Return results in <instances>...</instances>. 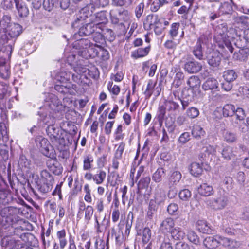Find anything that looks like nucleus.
<instances>
[{"mask_svg": "<svg viewBox=\"0 0 249 249\" xmlns=\"http://www.w3.org/2000/svg\"><path fill=\"white\" fill-rule=\"evenodd\" d=\"M46 132L52 143L60 151L66 150L69 144H71L68 136L63 132L58 126L49 124L46 128Z\"/></svg>", "mask_w": 249, "mask_h": 249, "instance_id": "f257e3e1", "label": "nucleus"}, {"mask_svg": "<svg viewBox=\"0 0 249 249\" xmlns=\"http://www.w3.org/2000/svg\"><path fill=\"white\" fill-rule=\"evenodd\" d=\"M22 27L18 23H13L9 26L5 31L1 35L0 43L5 45L11 52L15 41L17 38L22 33Z\"/></svg>", "mask_w": 249, "mask_h": 249, "instance_id": "f03ea898", "label": "nucleus"}, {"mask_svg": "<svg viewBox=\"0 0 249 249\" xmlns=\"http://www.w3.org/2000/svg\"><path fill=\"white\" fill-rule=\"evenodd\" d=\"M23 242L15 237L7 236L1 240V245L4 249H31Z\"/></svg>", "mask_w": 249, "mask_h": 249, "instance_id": "7ed1b4c3", "label": "nucleus"}, {"mask_svg": "<svg viewBox=\"0 0 249 249\" xmlns=\"http://www.w3.org/2000/svg\"><path fill=\"white\" fill-rule=\"evenodd\" d=\"M202 89L207 92L209 97L211 99L219 95L217 93L219 91V83L214 78H208L203 84Z\"/></svg>", "mask_w": 249, "mask_h": 249, "instance_id": "20e7f679", "label": "nucleus"}, {"mask_svg": "<svg viewBox=\"0 0 249 249\" xmlns=\"http://www.w3.org/2000/svg\"><path fill=\"white\" fill-rule=\"evenodd\" d=\"M36 145L40 148L43 155L49 158L54 157L55 151L47 139L39 137L36 139Z\"/></svg>", "mask_w": 249, "mask_h": 249, "instance_id": "39448f33", "label": "nucleus"}, {"mask_svg": "<svg viewBox=\"0 0 249 249\" xmlns=\"http://www.w3.org/2000/svg\"><path fill=\"white\" fill-rule=\"evenodd\" d=\"M92 45V42L87 38H82L77 40L73 43V47L78 50V54L84 58L88 57L87 51Z\"/></svg>", "mask_w": 249, "mask_h": 249, "instance_id": "423d86ee", "label": "nucleus"}, {"mask_svg": "<svg viewBox=\"0 0 249 249\" xmlns=\"http://www.w3.org/2000/svg\"><path fill=\"white\" fill-rule=\"evenodd\" d=\"M110 16L112 23L117 24L120 20L127 21L129 18V14L125 9H112L110 10Z\"/></svg>", "mask_w": 249, "mask_h": 249, "instance_id": "0eeeda50", "label": "nucleus"}, {"mask_svg": "<svg viewBox=\"0 0 249 249\" xmlns=\"http://www.w3.org/2000/svg\"><path fill=\"white\" fill-rule=\"evenodd\" d=\"M228 202L227 198L223 195L214 198L212 200H207L206 203L213 209L221 210L225 208Z\"/></svg>", "mask_w": 249, "mask_h": 249, "instance_id": "6e6552de", "label": "nucleus"}, {"mask_svg": "<svg viewBox=\"0 0 249 249\" xmlns=\"http://www.w3.org/2000/svg\"><path fill=\"white\" fill-rule=\"evenodd\" d=\"M11 225L13 234H11L10 237H15L16 239L21 240L25 242L28 240L29 236L31 235L30 233L26 232L25 229L21 226L16 227L15 225Z\"/></svg>", "mask_w": 249, "mask_h": 249, "instance_id": "1a4fd4ad", "label": "nucleus"}, {"mask_svg": "<svg viewBox=\"0 0 249 249\" xmlns=\"http://www.w3.org/2000/svg\"><path fill=\"white\" fill-rule=\"evenodd\" d=\"M209 65L214 69H218L221 64L222 54L218 51H213L207 56Z\"/></svg>", "mask_w": 249, "mask_h": 249, "instance_id": "9d476101", "label": "nucleus"}, {"mask_svg": "<svg viewBox=\"0 0 249 249\" xmlns=\"http://www.w3.org/2000/svg\"><path fill=\"white\" fill-rule=\"evenodd\" d=\"M101 24H95L94 22L87 23L81 27L78 31L80 36H89L93 34Z\"/></svg>", "mask_w": 249, "mask_h": 249, "instance_id": "9b49d317", "label": "nucleus"}, {"mask_svg": "<svg viewBox=\"0 0 249 249\" xmlns=\"http://www.w3.org/2000/svg\"><path fill=\"white\" fill-rule=\"evenodd\" d=\"M206 38V37L205 36H201L198 39L193 51V53L194 56L199 60H202L203 59L202 45L204 44Z\"/></svg>", "mask_w": 249, "mask_h": 249, "instance_id": "f8f14e48", "label": "nucleus"}, {"mask_svg": "<svg viewBox=\"0 0 249 249\" xmlns=\"http://www.w3.org/2000/svg\"><path fill=\"white\" fill-rule=\"evenodd\" d=\"M186 71L189 73H196L202 69V64L196 60L192 59L187 61L184 66Z\"/></svg>", "mask_w": 249, "mask_h": 249, "instance_id": "ddd939ff", "label": "nucleus"}, {"mask_svg": "<svg viewBox=\"0 0 249 249\" xmlns=\"http://www.w3.org/2000/svg\"><path fill=\"white\" fill-rule=\"evenodd\" d=\"M174 221L171 217L166 218L160 224V230L164 233H171L174 230Z\"/></svg>", "mask_w": 249, "mask_h": 249, "instance_id": "4468645a", "label": "nucleus"}, {"mask_svg": "<svg viewBox=\"0 0 249 249\" xmlns=\"http://www.w3.org/2000/svg\"><path fill=\"white\" fill-rule=\"evenodd\" d=\"M19 213V210L13 207H9V212L8 218H6V222L9 223L10 225H15L22 222L21 220H19V217L17 215Z\"/></svg>", "mask_w": 249, "mask_h": 249, "instance_id": "2eb2a0df", "label": "nucleus"}, {"mask_svg": "<svg viewBox=\"0 0 249 249\" xmlns=\"http://www.w3.org/2000/svg\"><path fill=\"white\" fill-rule=\"evenodd\" d=\"M200 80L197 76H191L187 81V85L196 95L200 92Z\"/></svg>", "mask_w": 249, "mask_h": 249, "instance_id": "dca6fc26", "label": "nucleus"}, {"mask_svg": "<svg viewBox=\"0 0 249 249\" xmlns=\"http://www.w3.org/2000/svg\"><path fill=\"white\" fill-rule=\"evenodd\" d=\"M220 238L218 236H208L203 241L204 245L208 249H215L220 245Z\"/></svg>", "mask_w": 249, "mask_h": 249, "instance_id": "f3484780", "label": "nucleus"}, {"mask_svg": "<svg viewBox=\"0 0 249 249\" xmlns=\"http://www.w3.org/2000/svg\"><path fill=\"white\" fill-rule=\"evenodd\" d=\"M159 23H160V19L158 16L155 14L147 15L143 22L144 27H147L148 29H152Z\"/></svg>", "mask_w": 249, "mask_h": 249, "instance_id": "a211bd4d", "label": "nucleus"}, {"mask_svg": "<svg viewBox=\"0 0 249 249\" xmlns=\"http://www.w3.org/2000/svg\"><path fill=\"white\" fill-rule=\"evenodd\" d=\"M154 199L157 204H163L167 199L165 190L162 188H157L155 190Z\"/></svg>", "mask_w": 249, "mask_h": 249, "instance_id": "6ab92c4d", "label": "nucleus"}, {"mask_svg": "<svg viewBox=\"0 0 249 249\" xmlns=\"http://www.w3.org/2000/svg\"><path fill=\"white\" fill-rule=\"evenodd\" d=\"M222 48V53L224 56L228 58L232 53L234 48L229 40H224L223 43L219 45Z\"/></svg>", "mask_w": 249, "mask_h": 249, "instance_id": "aec40b11", "label": "nucleus"}, {"mask_svg": "<svg viewBox=\"0 0 249 249\" xmlns=\"http://www.w3.org/2000/svg\"><path fill=\"white\" fill-rule=\"evenodd\" d=\"M249 56V48H241L238 52H235L233 55V58L240 61H246Z\"/></svg>", "mask_w": 249, "mask_h": 249, "instance_id": "412c9836", "label": "nucleus"}, {"mask_svg": "<svg viewBox=\"0 0 249 249\" xmlns=\"http://www.w3.org/2000/svg\"><path fill=\"white\" fill-rule=\"evenodd\" d=\"M199 194L203 196H208L213 194L214 191L212 186L207 183H203L198 188Z\"/></svg>", "mask_w": 249, "mask_h": 249, "instance_id": "4be33fe9", "label": "nucleus"}, {"mask_svg": "<svg viewBox=\"0 0 249 249\" xmlns=\"http://www.w3.org/2000/svg\"><path fill=\"white\" fill-rule=\"evenodd\" d=\"M182 178L181 173L178 171L173 172L168 179V185L176 186Z\"/></svg>", "mask_w": 249, "mask_h": 249, "instance_id": "5701e85b", "label": "nucleus"}, {"mask_svg": "<svg viewBox=\"0 0 249 249\" xmlns=\"http://www.w3.org/2000/svg\"><path fill=\"white\" fill-rule=\"evenodd\" d=\"M16 9L20 17H26L29 14V10L27 6L23 2L18 0L16 2Z\"/></svg>", "mask_w": 249, "mask_h": 249, "instance_id": "b1692460", "label": "nucleus"}, {"mask_svg": "<svg viewBox=\"0 0 249 249\" xmlns=\"http://www.w3.org/2000/svg\"><path fill=\"white\" fill-rule=\"evenodd\" d=\"M220 245L231 249L236 248L240 246L239 242L226 237L220 238Z\"/></svg>", "mask_w": 249, "mask_h": 249, "instance_id": "393cba45", "label": "nucleus"}, {"mask_svg": "<svg viewBox=\"0 0 249 249\" xmlns=\"http://www.w3.org/2000/svg\"><path fill=\"white\" fill-rule=\"evenodd\" d=\"M107 18L106 12L102 11L97 12L95 14V19L94 23L95 24H101L102 27H105V23L107 22Z\"/></svg>", "mask_w": 249, "mask_h": 249, "instance_id": "a878e982", "label": "nucleus"}, {"mask_svg": "<svg viewBox=\"0 0 249 249\" xmlns=\"http://www.w3.org/2000/svg\"><path fill=\"white\" fill-rule=\"evenodd\" d=\"M224 140L227 143H231L236 142L238 136L236 133L229 130H225L223 132Z\"/></svg>", "mask_w": 249, "mask_h": 249, "instance_id": "bb28decb", "label": "nucleus"}, {"mask_svg": "<svg viewBox=\"0 0 249 249\" xmlns=\"http://www.w3.org/2000/svg\"><path fill=\"white\" fill-rule=\"evenodd\" d=\"M222 157L226 160H230L235 157L233 148L230 146H226L223 148L221 151Z\"/></svg>", "mask_w": 249, "mask_h": 249, "instance_id": "cd10ccee", "label": "nucleus"}, {"mask_svg": "<svg viewBox=\"0 0 249 249\" xmlns=\"http://www.w3.org/2000/svg\"><path fill=\"white\" fill-rule=\"evenodd\" d=\"M12 23H13L11 22V17L8 15H4L2 19H0V34H3Z\"/></svg>", "mask_w": 249, "mask_h": 249, "instance_id": "c85d7f7f", "label": "nucleus"}, {"mask_svg": "<svg viewBox=\"0 0 249 249\" xmlns=\"http://www.w3.org/2000/svg\"><path fill=\"white\" fill-rule=\"evenodd\" d=\"M196 227L197 230L203 233L210 234L212 230L206 221L198 220L196 223Z\"/></svg>", "mask_w": 249, "mask_h": 249, "instance_id": "c756f323", "label": "nucleus"}, {"mask_svg": "<svg viewBox=\"0 0 249 249\" xmlns=\"http://www.w3.org/2000/svg\"><path fill=\"white\" fill-rule=\"evenodd\" d=\"M72 74L70 72H60L56 74L55 76V79L60 83L63 84H67L70 83L68 82L70 80L71 76Z\"/></svg>", "mask_w": 249, "mask_h": 249, "instance_id": "7c9ffc66", "label": "nucleus"}, {"mask_svg": "<svg viewBox=\"0 0 249 249\" xmlns=\"http://www.w3.org/2000/svg\"><path fill=\"white\" fill-rule=\"evenodd\" d=\"M12 200L11 194L6 190H0V204L5 205Z\"/></svg>", "mask_w": 249, "mask_h": 249, "instance_id": "2f4dec72", "label": "nucleus"}, {"mask_svg": "<svg viewBox=\"0 0 249 249\" xmlns=\"http://www.w3.org/2000/svg\"><path fill=\"white\" fill-rule=\"evenodd\" d=\"M98 29L99 30L95 31L93 34V40L96 43L103 44L105 42L104 36L102 34L104 28H102L101 25Z\"/></svg>", "mask_w": 249, "mask_h": 249, "instance_id": "473e14b6", "label": "nucleus"}, {"mask_svg": "<svg viewBox=\"0 0 249 249\" xmlns=\"http://www.w3.org/2000/svg\"><path fill=\"white\" fill-rule=\"evenodd\" d=\"M184 79V74L181 71H178L176 73L172 83V88H178L181 86Z\"/></svg>", "mask_w": 249, "mask_h": 249, "instance_id": "72a5a7b5", "label": "nucleus"}, {"mask_svg": "<svg viewBox=\"0 0 249 249\" xmlns=\"http://www.w3.org/2000/svg\"><path fill=\"white\" fill-rule=\"evenodd\" d=\"M190 172L194 176L197 177L202 174L203 169L199 163L194 162L190 165Z\"/></svg>", "mask_w": 249, "mask_h": 249, "instance_id": "f704fd0d", "label": "nucleus"}, {"mask_svg": "<svg viewBox=\"0 0 249 249\" xmlns=\"http://www.w3.org/2000/svg\"><path fill=\"white\" fill-rule=\"evenodd\" d=\"M150 49V46H148L144 48H140L134 52L132 56L136 58H141L145 56L148 54Z\"/></svg>", "mask_w": 249, "mask_h": 249, "instance_id": "c9c22d12", "label": "nucleus"}, {"mask_svg": "<svg viewBox=\"0 0 249 249\" xmlns=\"http://www.w3.org/2000/svg\"><path fill=\"white\" fill-rule=\"evenodd\" d=\"M205 134L204 130L200 125H196L193 126L192 130V135L195 138L200 139L204 136Z\"/></svg>", "mask_w": 249, "mask_h": 249, "instance_id": "e433bc0d", "label": "nucleus"}, {"mask_svg": "<svg viewBox=\"0 0 249 249\" xmlns=\"http://www.w3.org/2000/svg\"><path fill=\"white\" fill-rule=\"evenodd\" d=\"M235 108L234 105L226 104L223 107V114L224 117H231L235 114Z\"/></svg>", "mask_w": 249, "mask_h": 249, "instance_id": "4c0bfd02", "label": "nucleus"}, {"mask_svg": "<svg viewBox=\"0 0 249 249\" xmlns=\"http://www.w3.org/2000/svg\"><path fill=\"white\" fill-rule=\"evenodd\" d=\"M223 77L225 80L232 82L237 77V74L233 70H228L223 73Z\"/></svg>", "mask_w": 249, "mask_h": 249, "instance_id": "58836bf2", "label": "nucleus"}, {"mask_svg": "<svg viewBox=\"0 0 249 249\" xmlns=\"http://www.w3.org/2000/svg\"><path fill=\"white\" fill-rule=\"evenodd\" d=\"M106 177V173L102 170H99L93 175V180L97 184H102Z\"/></svg>", "mask_w": 249, "mask_h": 249, "instance_id": "ea45409f", "label": "nucleus"}, {"mask_svg": "<svg viewBox=\"0 0 249 249\" xmlns=\"http://www.w3.org/2000/svg\"><path fill=\"white\" fill-rule=\"evenodd\" d=\"M52 184L44 181H40V183L37 184V189L43 194L50 192L52 190Z\"/></svg>", "mask_w": 249, "mask_h": 249, "instance_id": "a19ab883", "label": "nucleus"}, {"mask_svg": "<svg viewBox=\"0 0 249 249\" xmlns=\"http://www.w3.org/2000/svg\"><path fill=\"white\" fill-rule=\"evenodd\" d=\"M55 89L62 94H67L71 92V83L66 84H56L54 86Z\"/></svg>", "mask_w": 249, "mask_h": 249, "instance_id": "79ce46f5", "label": "nucleus"}, {"mask_svg": "<svg viewBox=\"0 0 249 249\" xmlns=\"http://www.w3.org/2000/svg\"><path fill=\"white\" fill-rule=\"evenodd\" d=\"M150 181V178L148 176L141 178L137 185L138 190L137 193L138 194L140 193V190L141 189L147 188L149 186Z\"/></svg>", "mask_w": 249, "mask_h": 249, "instance_id": "37998d69", "label": "nucleus"}, {"mask_svg": "<svg viewBox=\"0 0 249 249\" xmlns=\"http://www.w3.org/2000/svg\"><path fill=\"white\" fill-rule=\"evenodd\" d=\"M165 170L162 168H159L153 174L152 179L157 183L160 182L161 181L162 177L165 175Z\"/></svg>", "mask_w": 249, "mask_h": 249, "instance_id": "c03bdc74", "label": "nucleus"}, {"mask_svg": "<svg viewBox=\"0 0 249 249\" xmlns=\"http://www.w3.org/2000/svg\"><path fill=\"white\" fill-rule=\"evenodd\" d=\"M170 233L175 240H180L185 237V233L179 228H175Z\"/></svg>", "mask_w": 249, "mask_h": 249, "instance_id": "a18cd8bd", "label": "nucleus"}, {"mask_svg": "<svg viewBox=\"0 0 249 249\" xmlns=\"http://www.w3.org/2000/svg\"><path fill=\"white\" fill-rule=\"evenodd\" d=\"M98 46V45L94 44L92 43V45H91L87 51L88 57H95L99 55Z\"/></svg>", "mask_w": 249, "mask_h": 249, "instance_id": "49530a36", "label": "nucleus"}, {"mask_svg": "<svg viewBox=\"0 0 249 249\" xmlns=\"http://www.w3.org/2000/svg\"><path fill=\"white\" fill-rule=\"evenodd\" d=\"M18 0H3L1 3L2 8L6 10H11L16 6Z\"/></svg>", "mask_w": 249, "mask_h": 249, "instance_id": "de8ad7c7", "label": "nucleus"}, {"mask_svg": "<svg viewBox=\"0 0 249 249\" xmlns=\"http://www.w3.org/2000/svg\"><path fill=\"white\" fill-rule=\"evenodd\" d=\"M157 83V81L154 82L152 80H149L148 82L146 89L144 92L146 98H149L153 92V89Z\"/></svg>", "mask_w": 249, "mask_h": 249, "instance_id": "09e8293b", "label": "nucleus"}, {"mask_svg": "<svg viewBox=\"0 0 249 249\" xmlns=\"http://www.w3.org/2000/svg\"><path fill=\"white\" fill-rule=\"evenodd\" d=\"M164 105L166 106L168 111H176L179 107V105L178 103L172 100H166L164 102Z\"/></svg>", "mask_w": 249, "mask_h": 249, "instance_id": "8fccbe9b", "label": "nucleus"}, {"mask_svg": "<svg viewBox=\"0 0 249 249\" xmlns=\"http://www.w3.org/2000/svg\"><path fill=\"white\" fill-rule=\"evenodd\" d=\"M10 67L8 64L0 68V76L3 79H8L10 76Z\"/></svg>", "mask_w": 249, "mask_h": 249, "instance_id": "3c124183", "label": "nucleus"}, {"mask_svg": "<svg viewBox=\"0 0 249 249\" xmlns=\"http://www.w3.org/2000/svg\"><path fill=\"white\" fill-rule=\"evenodd\" d=\"M57 236L59 240L60 248L63 249L67 244V240L65 239V231L64 230H62L58 231L57 233Z\"/></svg>", "mask_w": 249, "mask_h": 249, "instance_id": "603ef678", "label": "nucleus"}, {"mask_svg": "<svg viewBox=\"0 0 249 249\" xmlns=\"http://www.w3.org/2000/svg\"><path fill=\"white\" fill-rule=\"evenodd\" d=\"M142 241L144 244L147 243L151 238V231L148 227L144 228L142 232Z\"/></svg>", "mask_w": 249, "mask_h": 249, "instance_id": "864d4df0", "label": "nucleus"}, {"mask_svg": "<svg viewBox=\"0 0 249 249\" xmlns=\"http://www.w3.org/2000/svg\"><path fill=\"white\" fill-rule=\"evenodd\" d=\"M179 198L183 201H188L191 198L192 193L191 191L187 189L181 190L178 194Z\"/></svg>", "mask_w": 249, "mask_h": 249, "instance_id": "5fc2aeb1", "label": "nucleus"}, {"mask_svg": "<svg viewBox=\"0 0 249 249\" xmlns=\"http://www.w3.org/2000/svg\"><path fill=\"white\" fill-rule=\"evenodd\" d=\"M99 47V55L98 57H100L102 60L106 61L109 58L110 55L107 50L102 47L101 46Z\"/></svg>", "mask_w": 249, "mask_h": 249, "instance_id": "6e6d98bb", "label": "nucleus"}, {"mask_svg": "<svg viewBox=\"0 0 249 249\" xmlns=\"http://www.w3.org/2000/svg\"><path fill=\"white\" fill-rule=\"evenodd\" d=\"M187 238L190 242L196 245H197L200 243L198 236L194 231H190L188 232Z\"/></svg>", "mask_w": 249, "mask_h": 249, "instance_id": "4d7b16f0", "label": "nucleus"}, {"mask_svg": "<svg viewBox=\"0 0 249 249\" xmlns=\"http://www.w3.org/2000/svg\"><path fill=\"white\" fill-rule=\"evenodd\" d=\"M133 3L131 0H112V3L117 6H125L127 7Z\"/></svg>", "mask_w": 249, "mask_h": 249, "instance_id": "13d9d810", "label": "nucleus"}, {"mask_svg": "<svg viewBox=\"0 0 249 249\" xmlns=\"http://www.w3.org/2000/svg\"><path fill=\"white\" fill-rule=\"evenodd\" d=\"M186 114L190 118H195L199 115V111L196 107H191L187 110Z\"/></svg>", "mask_w": 249, "mask_h": 249, "instance_id": "bf43d9fd", "label": "nucleus"}, {"mask_svg": "<svg viewBox=\"0 0 249 249\" xmlns=\"http://www.w3.org/2000/svg\"><path fill=\"white\" fill-rule=\"evenodd\" d=\"M180 24L179 23H174L171 25V29L169 32V35L173 39L177 36L178 33Z\"/></svg>", "mask_w": 249, "mask_h": 249, "instance_id": "052dcab7", "label": "nucleus"}, {"mask_svg": "<svg viewBox=\"0 0 249 249\" xmlns=\"http://www.w3.org/2000/svg\"><path fill=\"white\" fill-rule=\"evenodd\" d=\"M104 35L106 36V38L110 41H112L114 40L115 38V35L113 31L108 28H104Z\"/></svg>", "mask_w": 249, "mask_h": 249, "instance_id": "680f3d73", "label": "nucleus"}, {"mask_svg": "<svg viewBox=\"0 0 249 249\" xmlns=\"http://www.w3.org/2000/svg\"><path fill=\"white\" fill-rule=\"evenodd\" d=\"M88 74L94 79H97L99 77V71L95 67H92L90 69L88 70Z\"/></svg>", "mask_w": 249, "mask_h": 249, "instance_id": "e2e57ef3", "label": "nucleus"}, {"mask_svg": "<svg viewBox=\"0 0 249 249\" xmlns=\"http://www.w3.org/2000/svg\"><path fill=\"white\" fill-rule=\"evenodd\" d=\"M85 219L88 222L91 219L93 215L94 209L91 206H88L85 209Z\"/></svg>", "mask_w": 249, "mask_h": 249, "instance_id": "0e129e2a", "label": "nucleus"}, {"mask_svg": "<svg viewBox=\"0 0 249 249\" xmlns=\"http://www.w3.org/2000/svg\"><path fill=\"white\" fill-rule=\"evenodd\" d=\"M93 161V159L91 157L86 156L84 158L83 169L84 170H89L91 168V163Z\"/></svg>", "mask_w": 249, "mask_h": 249, "instance_id": "69168bd1", "label": "nucleus"}, {"mask_svg": "<svg viewBox=\"0 0 249 249\" xmlns=\"http://www.w3.org/2000/svg\"><path fill=\"white\" fill-rule=\"evenodd\" d=\"M91 3L97 7H104L109 3L108 0H90Z\"/></svg>", "mask_w": 249, "mask_h": 249, "instance_id": "338daca9", "label": "nucleus"}, {"mask_svg": "<svg viewBox=\"0 0 249 249\" xmlns=\"http://www.w3.org/2000/svg\"><path fill=\"white\" fill-rule=\"evenodd\" d=\"M190 140V134L189 132H185L181 134L178 139L179 143L185 144Z\"/></svg>", "mask_w": 249, "mask_h": 249, "instance_id": "774afa93", "label": "nucleus"}]
</instances>
